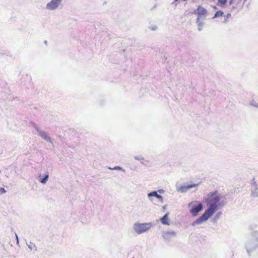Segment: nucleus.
Wrapping results in <instances>:
<instances>
[{"mask_svg":"<svg viewBox=\"0 0 258 258\" xmlns=\"http://www.w3.org/2000/svg\"><path fill=\"white\" fill-rule=\"evenodd\" d=\"M222 196L217 190L211 192L208 194L205 202L208 208L204 213L196 220L192 223V226H195L206 221L212 216L217 211L222 208L226 203V200H222Z\"/></svg>","mask_w":258,"mask_h":258,"instance_id":"f257e3e1","label":"nucleus"},{"mask_svg":"<svg viewBox=\"0 0 258 258\" xmlns=\"http://www.w3.org/2000/svg\"><path fill=\"white\" fill-rule=\"evenodd\" d=\"M188 207H190V212L194 216H196L199 213L203 210V204L198 201H193L188 204Z\"/></svg>","mask_w":258,"mask_h":258,"instance_id":"f03ea898","label":"nucleus"},{"mask_svg":"<svg viewBox=\"0 0 258 258\" xmlns=\"http://www.w3.org/2000/svg\"><path fill=\"white\" fill-rule=\"evenodd\" d=\"M244 246L247 253L250 255L251 252L258 248V241L250 237L245 241Z\"/></svg>","mask_w":258,"mask_h":258,"instance_id":"7ed1b4c3","label":"nucleus"},{"mask_svg":"<svg viewBox=\"0 0 258 258\" xmlns=\"http://www.w3.org/2000/svg\"><path fill=\"white\" fill-rule=\"evenodd\" d=\"M151 227V223H135L134 225V229L137 233L142 234L150 230Z\"/></svg>","mask_w":258,"mask_h":258,"instance_id":"20e7f679","label":"nucleus"},{"mask_svg":"<svg viewBox=\"0 0 258 258\" xmlns=\"http://www.w3.org/2000/svg\"><path fill=\"white\" fill-rule=\"evenodd\" d=\"M258 225L255 223L251 224L249 227L248 229L250 230V237L258 241Z\"/></svg>","mask_w":258,"mask_h":258,"instance_id":"39448f33","label":"nucleus"},{"mask_svg":"<svg viewBox=\"0 0 258 258\" xmlns=\"http://www.w3.org/2000/svg\"><path fill=\"white\" fill-rule=\"evenodd\" d=\"M62 0H51L47 4L46 9L48 10H54L58 8Z\"/></svg>","mask_w":258,"mask_h":258,"instance_id":"423d86ee","label":"nucleus"},{"mask_svg":"<svg viewBox=\"0 0 258 258\" xmlns=\"http://www.w3.org/2000/svg\"><path fill=\"white\" fill-rule=\"evenodd\" d=\"M163 238L167 241H170V240L173 238L175 237L176 235V233L174 231H163L162 232Z\"/></svg>","mask_w":258,"mask_h":258,"instance_id":"0eeeda50","label":"nucleus"},{"mask_svg":"<svg viewBox=\"0 0 258 258\" xmlns=\"http://www.w3.org/2000/svg\"><path fill=\"white\" fill-rule=\"evenodd\" d=\"M35 127V129L36 130V131H37V132L38 133V135L40 136H41V137L42 139H43L44 140H46V141H47V142H49L50 143H52V140H51L50 137L48 136V135L46 133V132L40 130L39 129V128L38 127L36 126Z\"/></svg>","mask_w":258,"mask_h":258,"instance_id":"6e6552de","label":"nucleus"},{"mask_svg":"<svg viewBox=\"0 0 258 258\" xmlns=\"http://www.w3.org/2000/svg\"><path fill=\"white\" fill-rule=\"evenodd\" d=\"M198 185V184L193 183V184H189L187 185H181L179 187L177 188V190L178 192H185L187 191L188 189L191 188L192 187H196Z\"/></svg>","mask_w":258,"mask_h":258,"instance_id":"1a4fd4ad","label":"nucleus"},{"mask_svg":"<svg viewBox=\"0 0 258 258\" xmlns=\"http://www.w3.org/2000/svg\"><path fill=\"white\" fill-rule=\"evenodd\" d=\"M207 12V10L205 8L200 5L198 6V8L194 11V13L197 15L198 17L201 18L202 16L206 15Z\"/></svg>","mask_w":258,"mask_h":258,"instance_id":"9d476101","label":"nucleus"},{"mask_svg":"<svg viewBox=\"0 0 258 258\" xmlns=\"http://www.w3.org/2000/svg\"><path fill=\"white\" fill-rule=\"evenodd\" d=\"M156 197L160 202H163V199L162 196L158 194L157 191H153L148 194V197L150 199L151 197Z\"/></svg>","mask_w":258,"mask_h":258,"instance_id":"9b49d317","label":"nucleus"},{"mask_svg":"<svg viewBox=\"0 0 258 258\" xmlns=\"http://www.w3.org/2000/svg\"><path fill=\"white\" fill-rule=\"evenodd\" d=\"M250 195L253 198L258 197V186L254 185V186H251Z\"/></svg>","mask_w":258,"mask_h":258,"instance_id":"f8f14e48","label":"nucleus"},{"mask_svg":"<svg viewBox=\"0 0 258 258\" xmlns=\"http://www.w3.org/2000/svg\"><path fill=\"white\" fill-rule=\"evenodd\" d=\"M168 215L169 213H167L160 219V221L162 224L165 225H169Z\"/></svg>","mask_w":258,"mask_h":258,"instance_id":"ddd939ff","label":"nucleus"},{"mask_svg":"<svg viewBox=\"0 0 258 258\" xmlns=\"http://www.w3.org/2000/svg\"><path fill=\"white\" fill-rule=\"evenodd\" d=\"M134 158L137 160L140 161L141 163L144 165H147V163L149 162L148 161L145 160L144 157H143L142 156H136L134 157Z\"/></svg>","mask_w":258,"mask_h":258,"instance_id":"4468645a","label":"nucleus"},{"mask_svg":"<svg viewBox=\"0 0 258 258\" xmlns=\"http://www.w3.org/2000/svg\"><path fill=\"white\" fill-rule=\"evenodd\" d=\"M48 178H49V173L48 172H46V173L44 174V176L43 178H41L40 179H39V181L42 183V184H45L48 179Z\"/></svg>","mask_w":258,"mask_h":258,"instance_id":"2eb2a0df","label":"nucleus"},{"mask_svg":"<svg viewBox=\"0 0 258 258\" xmlns=\"http://www.w3.org/2000/svg\"><path fill=\"white\" fill-rule=\"evenodd\" d=\"M200 18H200V17H198L196 20V23L198 26V29L199 31H201L204 24V23L203 22L200 21Z\"/></svg>","mask_w":258,"mask_h":258,"instance_id":"dca6fc26","label":"nucleus"},{"mask_svg":"<svg viewBox=\"0 0 258 258\" xmlns=\"http://www.w3.org/2000/svg\"><path fill=\"white\" fill-rule=\"evenodd\" d=\"M223 14H224V13L222 11H221V10L218 11L215 13L214 17H213V19H215V18L220 17L222 16Z\"/></svg>","mask_w":258,"mask_h":258,"instance_id":"f3484780","label":"nucleus"},{"mask_svg":"<svg viewBox=\"0 0 258 258\" xmlns=\"http://www.w3.org/2000/svg\"><path fill=\"white\" fill-rule=\"evenodd\" d=\"M231 17V14L230 13H228L227 15L225 16V18L223 21V23H227L229 22V18Z\"/></svg>","mask_w":258,"mask_h":258,"instance_id":"a211bd4d","label":"nucleus"},{"mask_svg":"<svg viewBox=\"0 0 258 258\" xmlns=\"http://www.w3.org/2000/svg\"><path fill=\"white\" fill-rule=\"evenodd\" d=\"M227 0H218V5L220 6H223L226 5Z\"/></svg>","mask_w":258,"mask_h":258,"instance_id":"6ab92c4d","label":"nucleus"},{"mask_svg":"<svg viewBox=\"0 0 258 258\" xmlns=\"http://www.w3.org/2000/svg\"><path fill=\"white\" fill-rule=\"evenodd\" d=\"M249 104L251 106H252L253 107L258 108V103L255 100H251Z\"/></svg>","mask_w":258,"mask_h":258,"instance_id":"aec40b11","label":"nucleus"},{"mask_svg":"<svg viewBox=\"0 0 258 258\" xmlns=\"http://www.w3.org/2000/svg\"><path fill=\"white\" fill-rule=\"evenodd\" d=\"M27 244L30 250H32L34 247L36 248L35 244L31 242H30L29 244L27 243Z\"/></svg>","mask_w":258,"mask_h":258,"instance_id":"412c9836","label":"nucleus"},{"mask_svg":"<svg viewBox=\"0 0 258 258\" xmlns=\"http://www.w3.org/2000/svg\"><path fill=\"white\" fill-rule=\"evenodd\" d=\"M109 168L110 169H112V170H122V171H124V170L121 167L118 166H115L113 168H111L110 167H109Z\"/></svg>","mask_w":258,"mask_h":258,"instance_id":"4be33fe9","label":"nucleus"},{"mask_svg":"<svg viewBox=\"0 0 258 258\" xmlns=\"http://www.w3.org/2000/svg\"><path fill=\"white\" fill-rule=\"evenodd\" d=\"M254 185H257V184H256V182L255 180V178H253L251 180V186H254Z\"/></svg>","mask_w":258,"mask_h":258,"instance_id":"5701e85b","label":"nucleus"},{"mask_svg":"<svg viewBox=\"0 0 258 258\" xmlns=\"http://www.w3.org/2000/svg\"><path fill=\"white\" fill-rule=\"evenodd\" d=\"M221 215V212H218L215 216L214 219L215 220L217 219H218Z\"/></svg>","mask_w":258,"mask_h":258,"instance_id":"b1692460","label":"nucleus"},{"mask_svg":"<svg viewBox=\"0 0 258 258\" xmlns=\"http://www.w3.org/2000/svg\"><path fill=\"white\" fill-rule=\"evenodd\" d=\"M6 192V189L3 187H0V194H3Z\"/></svg>","mask_w":258,"mask_h":258,"instance_id":"393cba45","label":"nucleus"},{"mask_svg":"<svg viewBox=\"0 0 258 258\" xmlns=\"http://www.w3.org/2000/svg\"><path fill=\"white\" fill-rule=\"evenodd\" d=\"M157 27L156 26H152L150 29L152 30H156L157 29Z\"/></svg>","mask_w":258,"mask_h":258,"instance_id":"a878e982","label":"nucleus"},{"mask_svg":"<svg viewBox=\"0 0 258 258\" xmlns=\"http://www.w3.org/2000/svg\"><path fill=\"white\" fill-rule=\"evenodd\" d=\"M157 191L159 192L160 194H163L164 192V190L162 189H159Z\"/></svg>","mask_w":258,"mask_h":258,"instance_id":"bb28decb","label":"nucleus"},{"mask_svg":"<svg viewBox=\"0 0 258 258\" xmlns=\"http://www.w3.org/2000/svg\"><path fill=\"white\" fill-rule=\"evenodd\" d=\"M16 239H17V243L18 244L19 243V238H18V235L16 234Z\"/></svg>","mask_w":258,"mask_h":258,"instance_id":"cd10ccee","label":"nucleus"},{"mask_svg":"<svg viewBox=\"0 0 258 258\" xmlns=\"http://www.w3.org/2000/svg\"><path fill=\"white\" fill-rule=\"evenodd\" d=\"M233 0H230V1H229V5H232V3H233Z\"/></svg>","mask_w":258,"mask_h":258,"instance_id":"c85d7f7f","label":"nucleus"},{"mask_svg":"<svg viewBox=\"0 0 258 258\" xmlns=\"http://www.w3.org/2000/svg\"><path fill=\"white\" fill-rule=\"evenodd\" d=\"M166 205H165V206H164L163 207V209H166Z\"/></svg>","mask_w":258,"mask_h":258,"instance_id":"c756f323","label":"nucleus"},{"mask_svg":"<svg viewBox=\"0 0 258 258\" xmlns=\"http://www.w3.org/2000/svg\"><path fill=\"white\" fill-rule=\"evenodd\" d=\"M214 9H217V7H216V6H214Z\"/></svg>","mask_w":258,"mask_h":258,"instance_id":"7c9ffc66","label":"nucleus"},{"mask_svg":"<svg viewBox=\"0 0 258 258\" xmlns=\"http://www.w3.org/2000/svg\"><path fill=\"white\" fill-rule=\"evenodd\" d=\"M44 43H45V44H46V43H47V41H46V40H45V41H44Z\"/></svg>","mask_w":258,"mask_h":258,"instance_id":"2f4dec72","label":"nucleus"},{"mask_svg":"<svg viewBox=\"0 0 258 258\" xmlns=\"http://www.w3.org/2000/svg\"><path fill=\"white\" fill-rule=\"evenodd\" d=\"M178 0H174V2H177Z\"/></svg>","mask_w":258,"mask_h":258,"instance_id":"473e14b6","label":"nucleus"}]
</instances>
